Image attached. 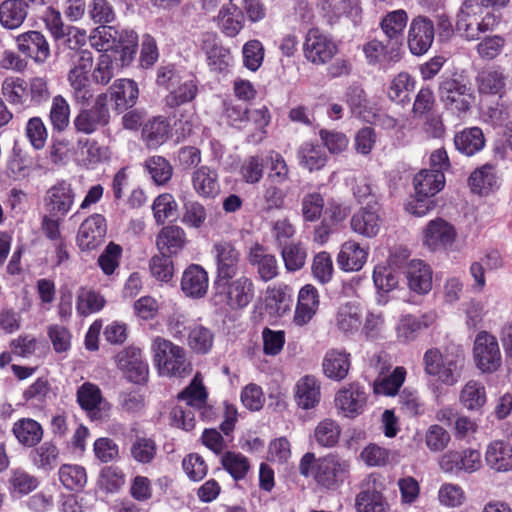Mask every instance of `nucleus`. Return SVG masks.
I'll use <instances>...</instances> for the list:
<instances>
[{"mask_svg":"<svg viewBox=\"0 0 512 512\" xmlns=\"http://www.w3.org/2000/svg\"><path fill=\"white\" fill-rule=\"evenodd\" d=\"M351 463L337 453L316 458L312 452L305 453L299 462V473L312 477L315 483L327 490L339 488L350 473Z\"/></svg>","mask_w":512,"mask_h":512,"instance_id":"f257e3e1","label":"nucleus"},{"mask_svg":"<svg viewBox=\"0 0 512 512\" xmlns=\"http://www.w3.org/2000/svg\"><path fill=\"white\" fill-rule=\"evenodd\" d=\"M424 371L447 386L455 385L462 376L464 355L459 348H430L423 355Z\"/></svg>","mask_w":512,"mask_h":512,"instance_id":"f03ea898","label":"nucleus"},{"mask_svg":"<svg viewBox=\"0 0 512 512\" xmlns=\"http://www.w3.org/2000/svg\"><path fill=\"white\" fill-rule=\"evenodd\" d=\"M498 24L493 9L480 0H466L456 15V29L468 41L479 38Z\"/></svg>","mask_w":512,"mask_h":512,"instance_id":"7ed1b4c3","label":"nucleus"},{"mask_svg":"<svg viewBox=\"0 0 512 512\" xmlns=\"http://www.w3.org/2000/svg\"><path fill=\"white\" fill-rule=\"evenodd\" d=\"M207 396L203 378L200 373H196L190 385L179 394V399L185 401L186 407L178 405L171 411L173 424L185 431L192 430L195 427V409L201 410L203 417H208L211 408L206 405Z\"/></svg>","mask_w":512,"mask_h":512,"instance_id":"20e7f679","label":"nucleus"},{"mask_svg":"<svg viewBox=\"0 0 512 512\" xmlns=\"http://www.w3.org/2000/svg\"><path fill=\"white\" fill-rule=\"evenodd\" d=\"M153 362L159 375L185 377L191 372V364L186 358L184 348L157 336L151 343Z\"/></svg>","mask_w":512,"mask_h":512,"instance_id":"39448f33","label":"nucleus"},{"mask_svg":"<svg viewBox=\"0 0 512 512\" xmlns=\"http://www.w3.org/2000/svg\"><path fill=\"white\" fill-rule=\"evenodd\" d=\"M214 301L230 310H240L254 298V284L251 278L240 276L237 279H220L214 282Z\"/></svg>","mask_w":512,"mask_h":512,"instance_id":"423d86ee","label":"nucleus"},{"mask_svg":"<svg viewBox=\"0 0 512 512\" xmlns=\"http://www.w3.org/2000/svg\"><path fill=\"white\" fill-rule=\"evenodd\" d=\"M92 68V53L89 50L79 51L67 76L72 98L76 104L87 105L93 98L94 93L90 82Z\"/></svg>","mask_w":512,"mask_h":512,"instance_id":"0eeeda50","label":"nucleus"},{"mask_svg":"<svg viewBox=\"0 0 512 512\" xmlns=\"http://www.w3.org/2000/svg\"><path fill=\"white\" fill-rule=\"evenodd\" d=\"M108 95L99 94L89 108H81L73 119V127L77 133L91 135L107 126L110 111L107 105Z\"/></svg>","mask_w":512,"mask_h":512,"instance_id":"6e6552de","label":"nucleus"},{"mask_svg":"<svg viewBox=\"0 0 512 512\" xmlns=\"http://www.w3.org/2000/svg\"><path fill=\"white\" fill-rule=\"evenodd\" d=\"M385 486L380 475L371 473L360 484L355 498L357 512H388L389 504L383 495Z\"/></svg>","mask_w":512,"mask_h":512,"instance_id":"1a4fd4ad","label":"nucleus"},{"mask_svg":"<svg viewBox=\"0 0 512 512\" xmlns=\"http://www.w3.org/2000/svg\"><path fill=\"white\" fill-rule=\"evenodd\" d=\"M439 97L445 107L457 114L466 113L473 102L471 87L464 80L446 77L439 84Z\"/></svg>","mask_w":512,"mask_h":512,"instance_id":"9d476101","label":"nucleus"},{"mask_svg":"<svg viewBox=\"0 0 512 512\" xmlns=\"http://www.w3.org/2000/svg\"><path fill=\"white\" fill-rule=\"evenodd\" d=\"M473 359L476 367L483 373L496 372L502 365V355L497 338L480 331L473 344Z\"/></svg>","mask_w":512,"mask_h":512,"instance_id":"9b49d317","label":"nucleus"},{"mask_svg":"<svg viewBox=\"0 0 512 512\" xmlns=\"http://www.w3.org/2000/svg\"><path fill=\"white\" fill-rule=\"evenodd\" d=\"M337 51V45L329 35L317 28L307 31L303 42V54L308 62L324 65L337 54Z\"/></svg>","mask_w":512,"mask_h":512,"instance_id":"f8f14e48","label":"nucleus"},{"mask_svg":"<svg viewBox=\"0 0 512 512\" xmlns=\"http://www.w3.org/2000/svg\"><path fill=\"white\" fill-rule=\"evenodd\" d=\"M482 454L478 449L465 448L463 450H449L439 460V467L444 473L458 475L459 473L472 474L481 470Z\"/></svg>","mask_w":512,"mask_h":512,"instance_id":"ddd939ff","label":"nucleus"},{"mask_svg":"<svg viewBox=\"0 0 512 512\" xmlns=\"http://www.w3.org/2000/svg\"><path fill=\"white\" fill-rule=\"evenodd\" d=\"M367 393L359 383H350L335 394V407L342 416L354 419L361 415L367 406Z\"/></svg>","mask_w":512,"mask_h":512,"instance_id":"4468645a","label":"nucleus"},{"mask_svg":"<svg viewBox=\"0 0 512 512\" xmlns=\"http://www.w3.org/2000/svg\"><path fill=\"white\" fill-rule=\"evenodd\" d=\"M423 244L430 251L447 250L455 243L457 232L450 222L443 218L430 220L422 232Z\"/></svg>","mask_w":512,"mask_h":512,"instance_id":"2eb2a0df","label":"nucleus"},{"mask_svg":"<svg viewBox=\"0 0 512 512\" xmlns=\"http://www.w3.org/2000/svg\"><path fill=\"white\" fill-rule=\"evenodd\" d=\"M212 254L216 265V279H232L239 270L240 251L228 240H220L213 244Z\"/></svg>","mask_w":512,"mask_h":512,"instance_id":"dca6fc26","label":"nucleus"},{"mask_svg":"<svg viewBox=\"0 0 512 512\" xmlns=\"http://www.w3.org/2000/svg\"><path fill=\"white\" fill-rule=\"evenodd\" d=\"M435 38L434 22L426 16L413 18L409 25L407 43L413 55L421 56L428 52Z\"/></svg>","mask_w":512,"mask_h":512,"instance_id":"f3484780","label":"nucleus"},{"mask_svg":"<svg viewBox=\"0 0 512 512\" xmlns=\"http://www.w3.org/2000/svg\"><path fill=\"white\" fill-rule=\"evenodd\" d=\"M75 202V191L72 185L64 180L51 186L44 197L46 211L52 216L65 217Z\"/></svg>","mask_w":512,"mask_h":512,"instance_id":"a211bd4d","label":"nucleus"},{"mask_svg":"<svg viewBox=\"0 0 512 512\" xmlns=\"http://www.w3.org/2000/svg\"><path fill=\"white\" fill-rule=\"evenodd\" d=\"M77 402L93 420H102L108 417L110 404L103 398L100 388L90 382L78 387Z\"/></svg>","mask_w":512,"mask_h":512,"instance_id":"6ab92c4d","label":"nucleus"},{"mask_svg":"<svg viewBox=\"0 0 512 512\" xmlns=\"http://www.w3.org/2000/svg\"><path fill=\"white\" fill-rule=\"evenodd\" d=\"M117 367L134 383H143L148 377V364L143 359L140 348L130 346L116 355Z\"/></svg>","mask_w":512,"mask_h":512,"instance_id":"aec40b11","label":"nucleus"},{"mask_svg":"<svg viewBox=\"0 0 512 512\" xmlns=\"http://www.w3.org/2000/svg\"><path fill=\"white\" fill-rule=\"evenodd\" d=\"M382 223L380 206L376 202H367L366 206L353 214L350 221L352 231L366 238L375 237Z\"/></svg>","mask_w":512,"mask_h":512,"instance_id":"412c9836","label":"nucleus"},{"mask_svg":"<svg viewBox=\"0 0 512 512\" xmlns=\"http://www.w3.org/2000/svg\"><path fill=\"white\" fill-rule=\"evenodd\" d=\"M404 274L407 287L412 293L426 295L432 290L433 271L425 261L421 259L408 261Z\"/></svg>","mask_w":512,"mask_h":512,"instance_id":"4be33fe9","label":"nucleus"},{"mask_svg":"<svg viewBox=\"0 0 512 512\" xmlns=\"http://www.w3.org/2000/svg\"><path fill=\"white\" fill-rule=\"evenodd\" d=\"M107 225L104 216L93 214L86 218L79 227L77 244L81 250L97 248L106 235Z\"/></svg>","mask_w":512,"mask_h":512,"instance_id":"5701e85b","label":"nucleus"},{"mask_svg":"<svg viewBox=\"0 0 512 512\" xmlns=\"http://www.w3.org/2000/svg\"><path fill=\"white\" fill-rule=\"evenodd\" d=\"M201 49L206 54L207 65L212 72L224 73L232 63L230 51L217 42L214 33H204L201 36Z\"/></svg>","mask_w":512,"mask_h":512,"instance_id":"b1692460","label":"nucleus"},{"mask_svg":"<svg viewBox=\"0 0 512 512\" xmlns=\"http://www.w3.org/2000/svg\"><path fill=\"white\" fill-rule=\"evenodd\" d=\"M486 466L496 473L512 471V444L503 439L490 441L484 452Z\"/></svg>","mask_w":512,"mask_h":512,"instance_id":"393cba45","label":"nucleus"},{"mask_svg":"<svg viewBox=\"0 0 512 512\" xmlns=\"http://www.w3.org/2000/svg\"><path fill=\"white\" fill-rule=\"evenodd\" d=\"M294 401L302 410L314 409L321 400V384L312 375L300 377L293 388Z\"/></svg>","mask_w":512,"mask_h":512,"instance_id":"a878e982","label":"nucleus"},{"mask_svg":"<svg viewBox=\"0 0 512 512\" xmlns=\"http://www.w3.org/2000/svg\"><path fill=\"white\" fill-rule=\"evenodd\" d=\"M500 185L501 177L497 166L491 163L476 168L468 178V186L478 195H488L499 189Z\"/></svg>","mask_w":512,"mask_h":512,"instance_id":"bb28decb","label":"nucleus"},{"mask_svg":"<svg viewBox=\"0 0 512 512\" xmlns=\"http://www.w3.org/2000/svg\"><path fill=\"white\" fill-rule=\"evenodd\" d=\"M18 50L36 63H44L50 56V47L39 31H28L16 37Z\"/></svg>","mask_w":512,"mask_h":512,"instance_id":"cd10ccee","label":"nucleus"},{"mask_svg":"<svg viewBox=\"0 0 512 512\" xmlns=\"http://www.w3.org/2000/svg\"><path fill=\"white\" fill-rule=\"evenodd\" d=\"M351 368V354L344 349H329L323 358L324 375L333 381L345 379Z\"/></svg>","mask_w":512,"mask_h":512,"instance_id":"c85d7f7f","label":"nucleus"},{"mask_svg":"<svg viewBox=\"0 0 512 512\" xmlns=\"http://www.w3.org/2000/svg\"><path fill=\"white\" fill-rule=\"evenodd\" d=\"M319 308V293L317 289L307 284L303 286L298 294V301L293 321L297 326L308 324L315 316Z\"/></svg>","mask_w":512,"mask_h":512,"instance_id":"c756f323","label":"nucleus"},{"mask_svg":"<svg viewBox=\"0 0 512 512\" xmlns=\"http://www.w3.org/2000/svg\"><path fill=\"white\" fill-rule=\"evenodd\" d=\"M369 248L353 240L342 244L337 255V264L343 271L354 272L362 269L367 261Z\"/></svg>","mask_w":512,"mask_h":512,"instance_id":"7c9ffc66","label":"nucleus"},{"mask_svg":"<svg viewBox=\"0 0 512 512\" xmlns=\"http://www.w3.org/2000/svg\"><path fill=\"white\" fill-rule=\"evenodd\" d=\"M181 289L190 298L199 299L205 296L208 290V274L200 265L188 266L182 275Z\"/></svg>","mask_w":512,"mask_h":512,"instance_id":"2f4dec72","label":"nucleus"},{"mask_svg":"<svg viewBox=\"0 0 512 512\" xmlns=\"http://www.w3.org/2000/svg\"><path fill=\"white\" fill-rule=\"evenodd\" d=\"M79 164L87 169H95L110 157L106 146L90 138H79L77 141Z\"/></svg>","mask_w":512,"mask_h":512,"instance_id":"473e14b6","label":"nucleus"},{"mask_svg":"<svg viewBox=\"0 0 512 512\" xmlns=\"http://www.w3.org/2000/svg\"><path fill=\"white\" fill-rule=\"evenodd\" d=\"M185 231L176 225L163 227L156 237V247L160 253L172 256L178 254L186 245Z\"/></svg>","mask_w":512,"mask_h":512,"instance_id":"72a5a7b5","label":"nucleus"},{"mask_svg":"<svg viewBox=\"0 0 512 512\" xmlns=\"http://www.w3.org/2000/svg\"><path fill=\"white\" fill-rule=\"evenodd\" d=\"M216 22L222 33L235 37L244 27L243 11L230 0L220 8Z\"/></svg>","mask_w":512,"mask_h":512,"instance_id":"f704fd0d","label":"nucleus"},{"mask_svg":"<svg viewBox=\"0 0 512 512\" xmlns=\"http://www.w3.org/2000/svg\"><path fill=\"white\" fill-rule=\"evenodd\" d=\"M248 260L257 268L261 280L267 282L278 275V262L274 255L265 252L260 244H254L249 251Z\"/></svg>","mask_w":512,"mask_h":512,"instance_id":"c9c22d12","label":"nucleus"},{"mask_svg":"<svg viewBox=\"0 0 512 512\" xmlns=\"http://www.w3.org/2000/svg\"><path fill=\"white\" fill-rule=\"evenodd\" d=\"M415 194L418 197L431 198L445 185V176L440 170L423 169L415 175Z\"/></svg>","mask_w":512,"mask_h":512,"instance_id":"e433bc0d","label":"nucleus"},{"mask_svg":"<svg viewBox=\"0 0 512 512\" xmlns=\"http://www.w3.org/2000/svg\"><path fill=\"white\" fill-rule=\"evenodd\" d=\"M363 52L369 65L382 62L395 63L400 60V47L390 42L388 45H384L382 42L373 39L364 44Z\"/></svg>","mask_w":512,"mask_h":512,"instance_id":"4c0bfd02","label":"nucleus"},{"mask_svg":"<svg viewBox=\"0 0 512 512\" xmlns=\"http://www.w3.org/2000/svg\"><path fill=\"white\" fill-rule=\"evenodd\" d=\"M170 135V123L166 117L157 116L148 120L142 128V139L146 146L156 149L164 144Z\"/></svg>","mask_w":512,"mask_h":512,"instance_id":"58836bf2","label":"nucleus"},{"mask_svg":"<svg viewBox=\"0 0 512 512\" xmlns=\"http://www.w3.org/2000/svg\"><path fill=\"white\" fill-rule=\"evenodd\" d=\"M505 80L504 70L499 66L483 68L476 78L479 92L489 95H501L505 89Z\"/></svg>","mask_w":512,"mask_h":512,"instance_id":"ea45409f","label":"nucleus"},{"mask_svg":"<svg viewBox=\"0 0 512 512\" xmlns=\"http://www.w3.org/2000/svg\"><path fill=\"white\" fill-rule=\"evenodd\" d=\"M362 323V312L358 304L348 302L341 305L334 318L336 328L344 334H354Z\"/></svg>","mask_w":512,"mask_h":512,"instance_id":"a19ab883","label":"nucleus"},{"mask_svg":"<svg viewBox=\"0 0 512 512\" xmlns=\"http://www.w3.org/2000/svg\"><path fill=\"white\" fill-rule=\"evenodd\" d=\"M12 433L17 441L25 447H35L43 438V428L32 418H21L12 426Z\"/></svg>","mask_w":512,"mask_h":512,"instance_id":"79ce46f5","label":"nucleus"},{"mask_svg":"<svg viewBox=\"0 0 512 512\" xmlns=\"http://www.w3.org/2000/svg\"><path fill=\"white\" fill-rule=\"evenodd\" d=\"M454 145L461 154L473 156L484 148V134L478 127L465 128L455 134Z\"/></svg>","mask_w":512,"mask_h":512,"instance_id":"37998d69","label":"nucleus"},{"mask_svg":"<svg viewBox=\"0 0 512 512\" xmlns=\"http://www.w3.org/2000/svg\"><path fill=\"white\" fill-rule=\"evenodd\" d=\"M321 6L330 22L343 16L356 22L362 11L360 0H322Z\"/></svg>","mask_w":512,"mask_h":512,"instance_id":"c03bdc74","label":"nucleus"},{"mask_svg":"<svg viewBox=\"0 0 512 512\" xmlns=\"http://www.w3.org/2000/svg\"><path fill=\"white\" fill-rule=\"evenodd\" d=\"M27 3L23 0H5L0 5V23L6 29L19 28L27 17Z\"/></svg>","mask_w":512,"mask_h":512,"instance_id":"a18cd8bd","label":"nucleus"},{"mask_svg":"<svg viewBox=\"0 0 512 512\" xmlns=\"http://www.w3.org/2000/svg\"><path fill=\"white\" fill-rule=\"evenodd\" d=\"M299 165L309 172L321 170L327 163L328 157L324 149L312 142H304L297 151Z\"/></svg>","mask_w":512,"mask_h":512,"instance_id":"49530a36","label":"nucleus"},{"mask_svg":"<svg viewBox=\"0 0 512 512\" xmlns=\"http://www.w3.org/2000/svg\"><path fill=\"white\" fill-rule=\"evenodd\" d=\"M192 184L196 193L204 198L215 197L220 191L217 173L206 166L193 172Z\"/></svg>","mask_w":512,"mask_h":512,"instance_id":"de8ad7c7","label":"nucleus"},{"mask_svg":"<svg viewBox=\"0 0 512 512\" xmlns=\"http://www.w3.org/2000/svg\"><path fill=\"white\" fill-rule=\"evenodd\" d=\"M111 99L118 109H127L135 105L138 99L137 84L130 79H118L110 87Z\"/></svg>","mask_w":512,"mask_h":512,"instance_id":"09e8293b","label":"nucleus"},{"mask_svg":"<svg viewBox=\"0 0 512 512\" xmlns=\"http://www.w3.org/2000/svg\"><path fill=\"white\" fill-rule=\"evenodd\" d=\"M43 21L46 28L55 39H61L68 34L72 33V30L76 32L75 37L77 43H84L86 38V32L78 28L66 27L62 21L61 13L53 7H48L43 15Z\"/></svg>","mask_w":512,"mask_h":512,"instance_id":"8fccbe9b","label":"nucleus"},{"mask_svg":"<svg viewBox=\"0 0 512 512\" xmlns=\"http://www.w3.org/2000/svg\"><path fill=\"white\" fill-rule=\"evenodd\" d=\"M461 405L469 411L480 410L487 401L485 386L477 380H469L459 394Z\"/></svg>","mask_w":512,"mask_h":512,"instance_id":"3c124183","label":"nucleus"},{"mask_svg":"<svg viewBox=\"0 0 512 512\" xmlns=\"http://www.w3.org/2000/svg\"><path fill=\"white\" fill-rule=\"evenodd\" d=\"M407 21L408 15L403 9L392 11L382 19L380 26L384 34L389 38L390 43L400 47Z\"/></svg>","mask_w":512,"mask_h":512,"instance_id":"603ef678","label":"nucleus"},{"mask_svg":"<svg viewBox=\"0 0 512 512\" xmlns=\"http://www.w3.org/2000/svg\"><path fill=\"white\" fill-rule=\"evenodd\" d=\"M165 101L169 107H177L192 101L197 95V84L191 77H182L176 85L169 90Z\"/></svg>","mask_w":512,"mask_h":512,"instance_id":"864d4df0","label":"nucleus"},{"mask_svg":"<svg viewBox=\"0 0 512 512\" xmlns=\"http://www.w3.org/2000/svg\"><path fill=\"white\" fill-rule=\"evenodd\" d=\"M2 94L6 100L21 108L27 107L28 86L27 82L20 77H8L2 83Z\"/></svg>","mask_w":512,"mask_h":512,"instance_id":"5fc2aeb1","label":"nucleus"},{"mask_svg":"<svg viewBox=\"0 0 512 512\" xmlns=\"http://www.w3.org/2000/svg\"><path fill=\"white\" fill-rule=\"evenodd\" d=\"M341 431V426L336 420L326 418L316 425L314 439L319 446L332 448L337 445Z\"/></svg>","mask_w":512,"mask_h":512,"instance_id":"6e6d98bb","label":"nucleus"},{"mask_svg":"<svg viewBox=\"0 0 512 512\" xmlns=\"http://www.w3.org/2000/svg\"><path fill=\"white\" fill-rule=\"evenodd\" d=\"M62 485L70 491H80L87 483V473L83 466L78 464H63L58 471Z\"/></svg>","mask_w":512,"mask_h":512,"instance_id":"4d7b16f0","label":"nucleus"},{"mask_svg":"<svg viewBox=\"0 0 512 512\" xmlns=\"http://www.w3.org/2000/svg\"><path fill=\"white\" fill-rule=\"evenodd\" d=\"M213 342L214 334L209 328L201 324H194L189 327L187 344L195 353H208L213 346Z\"/></svg>","mask_w":512,"mask_h":512,"instance_id":"13d9d810","label":"nucleus"},{"mask_svg":"<svg viewBox=\"0 0 512 512\" xmlns=\"http://www.w3.org/2000/svg\"><path fill=\"white\" fill-rule=\"evenodd\" d=\"M70 114L69 102L60 94L54 96L49 111V120L53 130L57 132L65 131L70 123Z\"/></svg>","mask_w":512,"mask_h":512,"instance_id":"bf43d9fd","label":"nucleus"},{"mask_svg":"<svg viewBox=\"0 0 512 512\" xmlns=\"http://www.w3.org/2000/svg\"><path fill=\"white\" fill-rule=\"evenodd\" d=\"M38 484L39 482L35 476L21 468L12 469L10 472L8 487L14 496L27 495L35 490Z\"/></svg>","mask_w":512,"mask_h":512,"instance_id":"052dcab7","label":"nucleus"},{"mask_svg":"<svg viewBox=\"0 0 512 512\" xmlns=\"http://www.w3.org/2000/svg\"><path fill=\"white\" fill-rule=\"evenodd\" d=\"M415 87V81L407 72H400L391 81L388 97L395 102L405 103L410 100V94Z\"/></svg>","mask_w":512,"mask_h":512,"instance_id":"680f3d73","label":"nucleus"},{"mask_svg":"<svg viewBox=\"0 0 512 512\" xmlns=\"http://www.w3.org/2000/svg\"><path fill=\"white\" fill-rule=\"evenodd\" d=\"M117 28L115 26L100 25L93 29L89 36L91 47L99 52L114 50L116 47Z\"/></svg>","mask_w":512,"mask_h":512,"instance_id":"e2e57ef3","label":"nucleus"},{"mask_svg":"<svg viewBox=\"0 0 512 512\" xmlns=\"http://www.w3.org/2000/svg\"><path fill=\"white\" fill-rule=\"evenodd\" d=\"M58 456L59 450L57 446L50 441L42 443L31 453V459L33 464L38 469L44 471H51L56 466Z\"/></svg>","mask_w":512,"mask_h":512,"instance_id":"0e129e2a","label":"nucleus"},{"mask_svg":"<svg viewBox=\"0 0 512 512\" xmlns=\"http://www.w3.org/2000/svg\"><path fill=\"white\" fill-rule=\"evenodd\" d=\"M116 47L114 51L121 53L122 65H128L137 49L138 35L135 31L129 29H117Z\"/></svg>","mask_w":512,"mask_h":512,"instance_id":"69168bd1","label":"nucleus"},{"mask_svg":"<svg viewBox=\"0 0 512 512\" xmlns=\"http://www.w3.org/2000/svg\"><path fill=\"white\" fill-rule=\"evenodd\" d=\"M104 304V298L93 290L81 287L77 292L76 311L81 316L100 311Z\"/></svg>","mask_w":512,"mask_h":512,"instance_id":"338daca9","label":"nucleus"},{"mask_svg":"<svg viewBox=\"0 0 512 512\" xmlns=\"http://www.w3.org/2000/svg\"><path fill=\"white\" fill-rule=\"evenodd\" d=\"M281 256L287 271L295 272L303 268L307 258L305 247L300 242L283 245Z\"/></svg>","mask_w":512,"mask_h":512,"instance_id":"774afa93","label":"nucleus"}]
</instances>
